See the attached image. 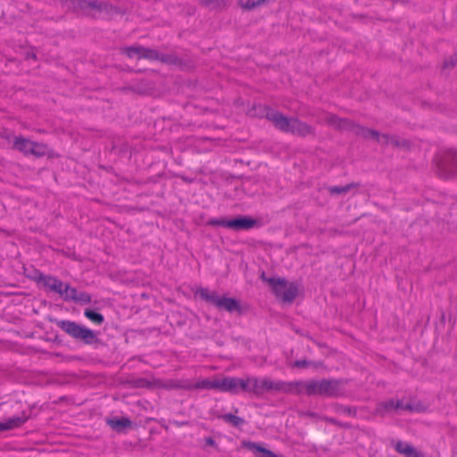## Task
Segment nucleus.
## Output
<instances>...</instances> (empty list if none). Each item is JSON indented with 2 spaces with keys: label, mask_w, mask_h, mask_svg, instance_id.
<instances>
[{
  "label": "nucleus",
  "mask_w": 457,
  "mask_h": 457,
  "mask_svg": "<svg viewBox=\"0 0 457 457\" xmlns=\"http://www.w3.org/2000/svg\"><path fill=\"white\" fill-rule=\"evenodd\" d=\"M27 420L25 416H14L0 422V431L12 430L21 427Z\"/></svg>",
  "instance_id": "4468645a"
},
{
  "label": "nucleus",
  "mask_w": 457,
  "mask_h": 457,
  "mask_svg": "<svg viewBox=\"0 0 457 457\" xmlns=\"http://www.w3.org/2000/svg\"><path fill=\"white\" fill-rule=\"evenodd\" d=\"M28 57H31V58H33V59H36V54H33V53H32V54H28Z\"/></svg>",
  "instance_id": "c9c22d12"
},
{
  "label": "nucleus",
  "mask_w": 457,
  "mask_h": 457,
  "mask_svg": "<svg viewBox=\"0 0 457 457\" xmlns=\"http://www.w3.org/2000/svg\"><path fill=\"white\" fill-rule=\"evenodd\" d=\"M40 280L43 282L44 286L48 287L51 291L57 294L62 292L63 283L57 278L52 276H41Z\"/></svg>",
  "instance_id": "2eb2a0df"
},
{
  "label": "nucleus",
  "mask_w": 457,
  "mask_h": 457,
  "mask_svg": "<svg viewBox=\"0 0 457 457\" xmlns=\"http://www.w3.org/2000/svg\"><path fill=\"white\" fill-rule=\"evenodd\" d=\"M194 387L197 389L218 390V378L201 379L194 385Z\"/></svg>",
  "instance_id": "6ab92c4d"
},
{
  "label": "nucleus",
  "mask_w": 457,
  "mask_h": 457,
  "mask_svg": "<svg viewBox=\"0 0 457 457\" xmlns=\"http://www.w3.org/2000/svg\"><path fill=\"white\" fill-rule=\"evenodd\" d=\"M262 110L266 111V113L267 115H270V114H281L279 112H274L273 110L270 109V108H267L266 106H262V105H258V106H254V111L256 112H259L261 113L262 112Z\"/></svg>",
  "instance_id": "c756f323"
},
{
  "label": "nucleus",
  "mask_w": 457,
  "mask_h": 457,
  "mask_svg": "<svg viewBox=\"0 0 457 457\" xmlns=\"http://www.w3.org/2000/svg\"><path fill=\"white\" fill-rule=\"evenodd\" d=\"M294 366L297 368H305L308 366V362L306 361H296Z\"/></svg>",
  "instance_id": "473e14b6"
},
{
  "label": "nucleus",
  "mask_w": 457,
  "mask_h": 457,
  "mask_svg": "<svg viewBox=\"0 0 457 457\" xmlns=\"http://www.w3.org/2000/svg\"><path fill=\"white\" fill-rule=\"evenodd\" d=\"M457 64V54L451 55L444 62V68H453Z\"/></svg>",
  "instance_id": "c85d7f7f"
},
{
  "label": "nucleus",
  "mask_w": 457,
  "mask_h": 457,
  "mask_svg": "<svg viewBox=\"0 0 457 457\" xmlns=\"http://www.w3.org/2000/svg\"><path fill=\"white\" fill-rule=\"evenodd\" d=\"M121 53L129 58L147 59L151 61H160L164 63H174L176 57L172 54H167L159 52L156 49L146 48L141 46H131L122 48Z\"/></svg>",
  "instance_id": "20e7f679"
},
{
  "label": "nucleus",
  "mask_w": 457,
  "mask_h": 457,
  "mask_svg": "<svg viewBox=\"0 0 457 457\" xmlns=\"http://www.w3.org/2000/svg\"><path fill=\"white\" fill-rule=\"evenodd\" d=\"M269 284L271 286L273 293L278 298L285 303H292L297 294L298 287L293 282H287L283 278H269Z\"/></svg>",
  "instance_id": "423d86ee"
},
{
  "label": "nucleus",
  "mask_w": 457,
  "mask_h": 457,
  "mask_svg": "<svg viewBox=\"0 0 457 457\" xmlns=\"http://www.w3.org/2000/svg\"><path fill=\"white\" fill-rule=\"evenodd\" d=\"M279 130L294 135L305 136L312 132V128L301 121L297 116H266Z\"/></svg>",
  "instance_id": "7ed1b4c3"
},
{
  "label": "nucleus",
  "mask_w": 457,
  "mask_h": 457,
  "mask_svg": "<svg viewBox=\"0 0 457 457\" xmlns=\"http://www.w3.org/2000/svg\"><path fill=\"white\" fill-rule=\"evenodd\" d=\"M354 187L353 184H348L346 186H344V187H330L328 188V191L330 194H333V195H339V194H345L347 193L351 188H353Z\"/></svg>",
  "instance_id": "cd10ccee"
},
{
  "label": "nucleus",
  "mask_w": 457,
  "mask_h": 457,
  "mask_svg": "<svg viewBox=\"0 0 457 457\" xmlns=\"http://www.w3.org/2000/svg\"><path fill=\"white\" fill-rule=\"evenodd\" d=\"M381 405H382V407L386 411H389L391 409H395V410H412L411 406H410L409 404H404L401 401L395 402L393 400H390V401L383 403Z\"/></svg>",
  "instance_id": "aec40b11"
},
{
  "label": "nucleus",
  "mask_w": 457,
  "mask_h": 457,
  "mask_svg": "<svg viewBox=\"0 0 457 457\" xmlns=\"http://www.w3.org/2000/svg\"><path fill=\"white\" fill-rule=\"evenodd\" d=\"M205 441L208 445L212 446L215 445V441L212 437H207Z\"/></svg>",
  "instance_id": "72a5a7b5"
},
{
  "label": "nucleus",
  "mask_w": 457,
  "mask_h": 457,
  "mask_svg": "<svg viewBox=\"0 0 457 457\" xmlns=\"http://www.w3.org/2000/svg\"><path fill=\"white\" fill-rule=\"evenodd\" d=\"M218 391L238 395L243 392V378L237 377L218 378Z\"/></svg>",
  "instance_id": "9d476101"
},
{
  "label": "nucleus",
  "mask_w": 457,
  "mask_h": 457,
  "mask_svg": "<svg viewBox=\"0 0 457 457\" xmlns=\"http://www.w3.org/2000/svg\"><path fill=\"white\" fill-rule=\"evenodd\" d=\"M46 153H47L46 145H45L43 144H37V143L32 142L30 154L40 157V156L46 155Z\"/></svg>",
  "instance_id": "a878e982"
},
{
  "label": "nucleus",
  "mask_w": 457,
  "mask_h": 457,
  "mask_svg": "<svg viewBox=\"0 0 457 457\" xmlns=\"http://www.w3.org/2000/svg\"><path fill=\"white\" fill-rule=\"evenodd\" d=\"M270 0H256V4L260 5L265 4V3H268L270 2Z\"/></svg>",
  "instance_id": "f704fd0d"
},
{
  "label": "nucleus",
  "mask_w": 457,
  "mask_h": 457,
  "mask_svg": "<svg viewBox=\"0 0 457 457\" xmlns=\"http://www.w3.org/2000/svg\"><path fill=\"white\" fill-rule=\"evenodd\" d=\"M216 307L232 312L239 310V303L234 298L220 296Z\"/></svg>",
  "instance_id": "dca6fc26"
},
{
  "label": "nucleus",
  "mask_w": 457,
  "mask_h": 457,
  "mask_svg": "<svg viewBox=\"0 0 457 457\" xmlns=\"http://www.w3.org/2000/svg\"><path fill=\"white\" fill-rule=\"evenodd\" d=\"M437 170L443 178L454 176L457 173V151L447 150L438 156Z\"/></svg>",
  "instance_id": "0eeeda50"
},
{
  "label": "nucleus",
  "mask_w": 457,
  "mask_h": 457,
  "mask_svg": "<svg viewBox=\"0 0 457 457\" xmlns=\"http://www.w3.org/2000/svg\"><path fill=\"white\" fill-rule=\"evenodd\" d=\"M32 146V141L26 139L24 137H15L13 142V147L24 154H30Z\"/></svg>",
  "instance_id": "a211bd4d"
},
{
  "label": "nucleus",
  "mask_w": 457,
  "mask_h": 457,
  "mask_svg": "<svg viewBox=\"0 0 457 457\" xmlns=\"http://www.w3.org/2000/svg\"><path fill=\"white\" fill-rule=\"evenodd\" d=\"M200 4L204 7L209 8L210 10L220 9L225 7L226 2L225 0H197Z\"/></svg>",
  "instance_id": "4be33fe9"
},
{
  "label": "nucleus",
  "mask_w": 457,
  "mask_h": 457,
  "mask_svg": "<svg viewBox=\"0 0 457 457\" xmlns=\"http://www.w3.org/2000/svg\"><path fill=\"white\" fill-rule=\"evenodd\" d=\"M220 419H221L223 421L227 423L233 425L234 427H239L245 422V420L242 418L231 413L223 414L220 416Z\"/></svg>",
  "instance_id": "5701e85b"
},
{
  "label": "nucleus",
  "mask_w": 457,
  "mask_h": 457,
  "mask_svg": "<svg viewBox=\"0 0 457 457\" xmlns=\"http://www.w3.org/2000/svg\"><path fill=\"white\" fill-rule=\"evenodd\" d=\"M295 381L287 382L272 380L268 377L262 378V396L267 393L295 394Z\"/></svg>",
  "instance_id": "1a4fd4ad"
},
{
  "label": "nucleus",
  "mask_w": 457,
  "mask_h": 457,
  "mask_svg": "<svg viewBox=\"0 0 457 457\" xmlns=\"http://www.w3.org/2000/svg\"><path fill=\"white\" fill-rule=\"evenodd\" d=\"M395 449L397 453L403 454L405 457H424L421 453L418 452L411 445L406 442H396Z\"/></svg>",
  "instance_id": "ddd939ff"
},
{
  "label": "nucleus",
  "mask_w": 457,
  "mask_h": 457,
  "mask_svg": "<svg viewBox=\"0 0 457 457\" xmlns=\"http://www.w3.org/2000/svg\"><path fill=\"white\" fill-rule=\"evenodd\" d=\"M74 1L77 4V5L83 10L89 9V7H90L91 0H74Z\"/></svg>",
  "instance_id": "7c9ffc66"
},
{
  "label": "nucleus",
  "mask_w": 457,
  "mask_h": 457,
  "mask_svg": "<svg viewBox=\"0 0 457 457\" xmlns=\"http://www.w3.org/2000/svg\"><path fill=\"white\" fill-rule=\"evenodd\" d=\"M112 5L104 1L91 0L89 9L96 10L98 12H109Z\"/></svg>",
  "instance_id": "b1692460"
},
{
  "label": "nucleus",
  "mask_w": 457,
  "mask_h": 457,
  "mask_svg": "<svg viewBox=\"0 0 457 457\" xmlns=\"http://www.w3.org/2000/svg\"><path fill=\"white\" fill-rule=\"evenodd\" d=\"M345 393L344 382L336 379L295 381V395L337 397Z\"/></svg>",
  "instance_id": "f257e3e1"
},
{
  "label": "nucleus",
  "mask_w": 457,
  "mask_h": 457,
  "mask_svg": "<svg viewBox=\"0 0 457 457\" xmlns=\"http://www.w3.org/2000/svg\"><path fill=\"white\" fill-rule=\"evenodd\" d=\"M58 326L68 335L77 340H81L85 344L91 345L98 341L96 334L74 321L62 320L58 323Z\"/></svg>",
  "instance_id": "39448f33"
},
{
  "label": "nucleus",
  "mask_w": 457,
  "mask_h": 457,
  "mask_svg": "<svg viewBox=\"0 0 457 457\" xmlns=\"http://www.w3.org/2000/svg\"><path fill=\"white\" fill-rule=\"evenodd\" d=\"M328 122L337 129L352 131L364 137H372L378 141L385 140L386 143H388V138L386 135L379 136L377 131L361 127L348 118L330 116Z\"/></svg>",
  "instance_id": "f03ea898"
},
{
  "label": "nucleus",
  "mask_w": 457,
  "mask_h": 457,
  "mask_svg": "<svg viewBox=\"0 0 457 457\" xmlns=\"http://www.w3.org/2000/svg\"><path fill=\"white\" fill-rule=\"evenodd\" d=\"M195 294L207 303H210L215 306L217 305V303L220 298V295L216 292L210 291L208 288L204 287L199 288Z\"/></svg>",
  "instance_id": "f3484780"
},
{
  "label": "nucleus",
  "mask_w": 457,
  "mask_h": 457,
  "mask_svg": "<svg viewBox=\"0 0 457 457\" xmlns=\"http://www.w3.org/2000/svg\"><path fill=\"white\" fill-rule=\"evenodd\" d=\"M85 316L96 324H102L104 321V316L93 310H86Z\"/></svg>",
  "instance_id": "bb28decb"
},
{
  "label": "nucleus",
  "mask_w": 457,
  "mask_h": 457,
  "mask_svg": "<svg viewBox=\"0 0 457 457\" xmlns=\"http://www.w3.org/2000/svg\"><path fill=\"white\" fill-rule=\"evenodd\" d=\"M65 301L89 303L91 298L87 293H78L76 288L63 284L62 292L59 294Z\"/></svg>",
  "instance_id": "9b49d317"
},
{
  "label": "nucleus",
  "mask_w": 457,
  "mask_h": 457,
  "mask_svg": "<svg viewBox=\"0 0 457 457\" xmlns=\"http://www.w3.org/2000/svg\"><path fill=\"white\" fill-rule=\"evenodd\" d=\"M243 392L262 396V378L248 376L243 378Z\"/></svg>",
  "instance_id": "f8f14e48"
},
{
  "label": "nucleus",
  "mask_w": 457,
  "mask_h": 457,
  "mask_svg": "<svg viewBox=\"0 0 457 457\" xmlns=\"http://www.w3.org/2000/svg\"><path fill=\"white\" fill-rule=\"evenodd\" d=\"M249 449H251L254 453H262V457H276V455L271 451H270L255 443H250Z\"/></svg>",
  "instance_id": "393cba45"
},
{
  "label": "nucleus",
  "mask_w": 457,
  "mask_h": 457,
  "mask_svg": "<svg viewBox=\"0 0 457 457\" xmlns=\"http://www.w3.org/2000/svg\"><path fill=\"white\" fill-rule=\"evenodd\" d=\"M209 225L228 228L236 231L247 230L254 227L256 220L246 216L237 217L232 220L212 219L208 221Z\"/></svg>",
  "instance_id": "6e6552de"
},
{
  "label": "nucleus",
  "mask_w": 457,
  "mask_h": 457,
  "mask_svg": "<svg viewBox=\"0 0 457 457\" xmlns=\"http://www.w3.org/2000/svg\"><path fill=\"white\" fill-rule=\"evenodd\" d=\"M244 8L245 9H248V10H251V9H253L257 6H259V4H256V0H248L245 4L242 5Z\"/></svg>",
  "instance_id": "2f4dec72"
},
{
  "label": "nucleus",
  "mask_w": 457,
  "mask_h": 457,
  "mask_svg": "<svg viewBox=\"0 0 457 457\" xmlns=\"http://www.w3.org/2000/svg\"><path fill=\"white\" fill-rule=\"evenodd\" d=\"M108 424L112 428L120 430L130 427L131 421L128 418L115 419L108 420Z\"/></svg>",
  "instance_id": "412c9836"
}]
</instances>
